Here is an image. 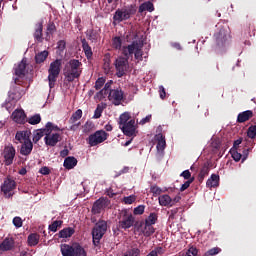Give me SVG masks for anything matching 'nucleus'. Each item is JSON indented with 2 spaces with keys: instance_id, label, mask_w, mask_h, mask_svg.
Wrapping results in <instances>:
<instances>
[{
  "instance_id": "nucleus-22",
  "label": "nucleus",
  "mask_w": 256,
  "mask_h": 256,
  "mask_svg": "<svg viewBox=\"0 0 256 256\" xmlns=\"http://www.w3.org/2000/svg\"><path fill=\"white\" fill-rule=\"evenodd\" d=\"M13 247H15V240L7 237L0 244V251H11Z\"/></svg>"
},
{
  "instance_id": "nucleus-14",
  "label": "nucleus",
  "mask_w": 256,
  "mask_h": 256,
  "mask_svg": "<svg viewBox=\"0 0 256 256\" xmlns=\"http://www.w3.org/2000/svg\"><path fill=\"white\" fill-rule=\"evenodd\" d=\"M123 90L121 88L110 90L108 94V99L113 103V105L119 106L121 105V101H123Z\"/></svg>"
},
{
  "instance_id": "nucleus-2",
  "label": "nucleus",
  "mask_w": 256,
  "mask_h": 256,
  "mask_svg": "<svg viewBox=\"0 0 256 256\" xmlns=\"http://www.w3.org/2000/svg\"><path fill=\"white\" fill-rule=\"evenodd\" d=\"M107 233V221L99 220L92 229V243L97 249H101V240Z\"/></svg>"
},
{
  "instance_id": "nucleus-12",
  "label": "nucleus",
  "mask_w": 256,
  "mask_h": 256,
  "mask_svg": "<svg viewBox=\"0 0 256 256\" xmlns=\"http://www.w3.org/2000/svg\"><path fill=\"white\" fill-rule=\"evenodd\" d=\"M81 117H83V110H81V109L76 110L72 114V116L68 120V123L71 125L69 128V131H77V129H79L81 122L77 123V121H79V119H81Z\"/></svg>"
},
{
  "instance_id": "nucleus-7",
  "label": "nucleus",
  "mask_w": 256,
  "mask_h": 256,
  "mask_svg": "<svg viewBox=\"0 0 256 256\" xmlns=\"http://www.w3.org/2000/svg\"><path fill=\"white\" fill-rule=\"evenodd\" d=\"M107 139H109V133L105 132V130H97L87 138V143L90 147H97Z\"/></svg>"
},
{
  "instance_id": "nucleus-26",
  "label": "nucleus",
  "mask_w": 256,
  "mask_h": 256,
  "mask_svg": "<svg viewBox=\"0 0 256 256\" xmlns=\"http://www.w3.org/2000/svg\"><path fill=\"white\" fill-rule=\"evenodd\" d=\"M253 117V112L251 110H246L238 114L237 123H245Z\"/></svg>"
},
{
  "instance_id": "nucleus-29",
  "label": "nucleus",
  "mask_w": 256,
  "mask_h": 256,
  "mask_svg": "<svg viewBox=\"0 0 256 256\" xmlns=\"http://www.w3.org/2000/svg\"><path fill=\"white\" fill-rule=\"evenodd\" d=\"M43 137H47V129L46 128H42V129H38L36 131H34L33 134V143H39V141H41V138Z\"/></svg>"
},
{
  "instance_id": "nucleus-35",
  "label": "nucleus",
  "mask_w": 256,
  "mask_h": 256,
  "mask_svg": "<svg viewBox=\"0 0 256 256\" xmlns=\"http://www.w3.org/2000/svg\"><path fill=\"white\" fill-rule=\"evenodd\" d=\"M39 239H41V236L37 233H31L28 236V245L29 247H35L36 245H39Z\"/></svg>"
},
{
  "instance_id": "nucleus-52",
  "label": "nucleus",
  "mask_w": 256,
  "mask_h": 256,
  "mask_svg": "<svg viewBox=\"0 0 256 256\" xmlns=\"http://www.w3.org/2000/svg\"><path fill=\"white\" fill-rule=\"evenodd\" d=\"M247 136L249 139H255L256 137V125H252L247 130Z\"/></svg>"
},
{
  "instance_id": "nucleus-62",
  "label": "nucleus",
  "mask_w": 256,
  "mask_h": 256,
  "mask_svg": "<svg viewBox=\"0 0 256 256\" xmlns=\"http://www.w3.org/2000/svg\"><path fill=\"white\" fill-rule=\"evenodd\" d=\"M180 177H183L184 179H186L187 181H189V179H193V177H191V172L189 170H184L181 174Z\"/></svg>"
},
{
  "instance_id": "nucleus-21",
  "label": "nucleus",
  "mask_w": 256,
  "mask_h": 256,
  "mask_svg": "<svg viewBox=\"0 0 256 256\" xmlns=\"http://www.w3.org/2000/svg\"><path fill=\"white\" fill-rule=\"evenodd\" d=\"M31 139V132L29 131H17L15 135V143H26Z\"/></svg>"
},
{
  "instance_id": "nucleus-41",
  "label": "nucleus",
  "mask_w": 256,
  "mask_h": 256,
  "mask_svg": "<svg viewBox=\"0 0 256 256\" xmlns=\"http://www.w3.org/2000/svg\"><path fill=\"white\" fill-rule=\"evenodd\" d=\"M55 31H57V27L55 26V23H53V22L48 23L45 40L49 41V39H51L50 35H53V33H55Z\"/></svg>"
},
{
  "instance_id": "nucleus-5",
  "label": "nucleus",
  "mask_w": 256,
  "mask_h": 256,
  "mask_svg": "<svg viewBox=\"0 0 256 256\" xmlns=\"http://www.w3.org/2000/svg\"><path fill=\"white\" fill-rule=\"evenodd\" d=\"M63 62L61 59H56L55 61L50 63V67L48 69V81L50 89L55 87V83H57V79L59 74L61 73V67Z\"/></svg>"
},
{
  "instance_id": "nucleus-53",
  "label": "nucleus",
  "mask_w": 256,
  "mask_h": 256,
  "mask_svg": "<svg viewBox=\"0 0 256 256\" xmlns=\"http://www.w3.org/2000/svg\"><path fill=\"white\" fill-rule=\"evenodd\" d=\"M150 191H151V193H153L154 197H157V195H160L161 193H163V189H161V187H159L157 185H152L150 187Z\"/></svg>"
},
{
  "instance_id": "nucleus-61",
  "label": "nucleus",
  "mask_w": 256,
  "mask_h": 256,
  "mask_svg": "<svg viewBox=\"0 0 256 256\" xmlns=\"http://www.w3.org/2000/svg\"><path fill=\"white\" fill-rule=\"evenodd\" d=\"M177 213H179V208H174V209L170 210V211L168 212V214H169V220H170V221H173V219H175V215H177Z\"/></svg>"
},
{
  "instance_id": "nucleus-23",
  "label": "nucleus",
  "mask_w": 256,
  "mask_h": 256,
  "mask_svg": "<svg viewBox=\"0 0 256 256\" xmlns=\"http://www.w3.org/2000/svg\"><path fill=\"white\" fill-rule=\"evenodd\" d=\"M140 227H143L142 233L144 237H151V235L155 233V227H153V224H146L144 221H142L140 222Z\"/></svg>"
},
{
  "instance_id": "nucleus-32",
  "label": "nucleus",
  "mask_w": 256,
  "mask_h": 256,
  "mask_svg": "<svg viewBox=\"0 0 256 256\" xmlns=\"http://www.w3.org/2000/svg\"><path fill=\"white\" fill-rule=\"evenodd\" d=\"M48 57L49 51L44 50L42 52H39L35 55V63H37V65H41V63H45Z\"/></svg>"
},
{
  "instance_id": "nucleus-40",
  "label": "nucleus",
  "mask_w": 256,
  "mask_h": 256,
  "mask_svg": "<svg viewBox=\"0 0 256 256\" xmlns=\"http://www.w3.org/2000/svg\"><path fill=\"white\" fill-rule=\"evenodd\" d=\"M143 11H149L150 13L155 11V6L153 5V2L148 1V2L143 3L139 7V13H143Z\"/></svg>"
},
{
  "instance_id": "nucleus-54",
  "label": "nucleus",
  "mask_w": 256,
  "mask_h": 256,
  "mask_svg": "<svg viewBox=\"0 0 256 256\" xmlns=\"http://www.w3.org/2000/svg\"><path fill=\"white\" fill-rule=\"evenodd\" d=\"M12 223L16 229L23 227V219H21L19 216L14 217Z\"/></svg>"
},
{
  "instance_id": "nucleus-17",
  "label": "nucleus",
  "mask_w": 256,
  "mask_h": 256,
  "mask_svg": "<svg viewBox=\"0 0 256 256\" xmlns=\"http://www.w3.org/2000/svg\"><path fill=\"white\" fill-rule=\"evenodd\" d=\"M64 77L68 83H73L75 79H79V77H81V70H75L68 67L64 70Z\"/></svg>"
},
{
  "instance_id": "nucleus-27",
  "label": "nucleus",
  "mask_w": 256,
  "mask_h": 256,
  "mask_svg": "<svg viewBox=\"0 0 256 256\" xmlns=\"http://www.w3.org/2000/svg\"><path fill=\"white\" fill-rule=\"evenodd\" d=\"M63 166L68 170L75 169L77 167V158L73 156L66 157Z\"/></svg>"
},
{
  "instance_id": "nucleus-64",
  "label": "nucleus",
  "mask_w": 256,
  "mask_h": 256,
  "mask_svg": "<svg viewBox=\"0 0 256 256\" xmlns=\"http://www.w3.org/2000/svg\"><path fill=\"white\" fill-rule=\"evenodd\" d=\"M93 129V122H86L84 125V132L89 133Z\"/></svg>"
},
{
  "instance_id": "nucleus-11",
  "label": "nucleus",
  "mask_w": 256,
  "mask_h": 256,
  "mask_svg": "<svg viewBox=\"0 0 256 256\" xmlns=\"http://www.w3.org/2000/svg\"><path fill=\"white\" fill-rule=\"evenodd\" d=\"M120 129L126 137H132V138L137 137L138 132H137V124L135 123V119L129 120V122L121 126Z\"/></svg>"
},
{
  "instance_id": "nucleus-47",
  "label": "nucleus",
  "mask_w": 256,
  "mask_h": 256,
  "mask_svg": "<svg viewBox=\"0 0 256 256\" xmlns=\"http://www.w3.org/2000/svg\"><path fill=\"white\" fill-rule=\"evenodd\" d=\"M30 125H39L41 123V114H35L28 119Z\"/></svg>"
},
{
  "instance_id": "nucleus-33",
  "label": "nucleus",
  "mask_w": 256,
  "mask_h": 256,
  "mask_svg": "<svg viewBox=\"0 0 256 256\" xmlns=\"http://www.w3.org/2000/svg\"><path fill=\"white\" fill-rule=\"evenodd\" d=\"M111 85H113V80L108 81L104 85V88L97 93V96L98 97H107V95H109L110 91H113V89H111Z\"/></svg>"
},
{
  "instance_id": "nucleus-59",
  "label": "nucleus",
  "mask_w": 256,
  "mask_h": 256,
  "mask_svg": "<svg viewBox=\"0 0 256 256\" xmlns=\"http://www.w3.org/2000/svg\"><path fill=\"white\" fill-rule=\"evenodd\" d=\"M103 85H105V80L103 79V77H101L96 80L94 87L96 91H99V89H101Z\"/></svg>"
},
{
  "instance_id": "nucleus-42",
  "label": "nucleus",
  "mask_w": 256,
  "mask_h": 256,
  "mask_svg": "<svg viewBox=\"0 0 256 256\" xmlns=\"http://www.w3.org/2000/svg\"><path fill=\"white\" fill-rule=\"evenodd\" d=\"M73 256H87L85 248L79 244L74 245Z\"/></svg>"
},
{
  "instance_id": "nucleus-20",
  "label": "nucleus",
  "mask_w": 256,
  "mask_h": 256,
  "mask_svg": "<svg viewBox=\"0 0 256 256\" xmlns=\"http://www.w3.org/2000/svg\"><path fill=\"white\" fill-rule=\"evenodd\" d=\"M32 152H33V142L31 141V139L22 143L20 148V155H23L24 157H29V155Z\"/></svg>"
},
{
  "instance_id": "nucleus-4",
  "label": "nucleus",
  "mask_w": 256,
  "mask_h": 256,
  "mask_svg": "<svg viewBox=\"0 0 256 256\" xmlns=\"http://www.w3.org/2000/svg\"><path fill=\"white\" fill-rule=\"evenodd\" d=\"M136 13L137 8H135L133 5L118 8L113 15V21L114 23H123V21L131 19V16L135 15Z\"/></svg>"
},
{
  "instance_id": "nucleus-60",
  "label": "nucleus",
  "mask_w": 256,
  "mask_h": 256,
  "mask_svg": "<svg viewBox=\"0 0 256 256\" xmlns=\"http://www.w3.org/2000/svg\"><path fill=\"white\" fill-rule=\"evenodd\" d=\"M103 113V108L101 107V105H98L95 112H94V119H100L101 118V114Z\"/></svg>"
},
{
  "instance_id": "nucleus-39",
  "label": "nucleus",
  "mask_w": 256,
  "mask_h": 256,
  "mask_svg": "<svg viewBox=\"0 0 256 256\" xmlns=\"http://www.w3.org/2000/svg\"><path fill=\"white\" fill-rule=\"evenodd\" d=\"M131 121V114L129 112H124L119 117V128L123 125H127Z\"/></svg>"
},
{
  "instance_id": "nucleus-13",
  "label": "nucleus",
  "mask_w": 256,
  "mask_h": 256,
  "mask_svg": "<svg viewBox=\"0 0 256 256\" xmlns=\"http://www.w3.org/2000/svg\"><path fill=\"white\" fill-rule=\"evenodd\" d=\"M109 206V198L107 197H101L98 200H96L92 206V213L93 215H99L105 207Z\"/></svg>"
},
{
  "instance_id": "nucleus-30",
  "label": "nucleus",
  "mask_w": 256,
  "mask_h": 256,
  "mask_svg": "<svg viewBox=\"0 0 256 256\" xmlns=\"http://www.w3.org/2000/svg\"><path fill=\"white\" fill-rule=\"evenodd\" d=\"M206 187H208L209 189L219 187V175L212 174L206 182Z\"/></svg>"
},
{
  "instance_id": "nucleus-46",
  "label": "nucleus",
  "mask_w": 256,
  "mask_h": 256,
  "mask_svg": "<svg viewBox=\"0 0 256 256\" xmlns=\"http://www.w3.org/2000/svg\"><path fill=\"white\" fill-rule=\"evenodd\" d=\"M63 225V221L56 220L52 224L48 226L49 231H52V233H57V229Z\"/></svg>"
},
{
  "instance_id": "nucleus-36",
  "label": "nucleus",
  "mask_w": 256,
  "mask_h": 256,
  "mask_svg": "<svg viewBox=\"0 0 256 256\" xmlns=\"http://www.w3.org/2000/svg\"><path fill=\"white\" fill-rule=\"evenodd\" d=\"M209 175V165L204 164L198 174V181L199 183H203L205 181V177Z\"/></svg>"
},
{
  "instance_id": "nucleus-45",
  "label": "nucleus",
  "mask_w": 256,
  "mask_h": 256,
  "mask_svg": "<svg viewBox=\"0 0 256 256\" xmlns=\"http://www.w3.org/2000/svg\"><path fill=\"white\" fill-rule=\"evenodd\" d=\"M230 154L232 155V158L234 159V161H236V163H239L241 159L243 160V154H241L239 150L230 149Z\"/></svg>"
},
{
  "instance_id": "nucleus-16",
  "label": "nucleus",
  "mask_w": 256,
  "mask_h": 256,
  "mask_svg": "<svg viewBox=\"0 0 256 256\" xmlns=\"http://www.w3.org/2000/svg\"><path fill=\"white\" fill-rule=\"evenodd\" d=\"M61 134L59 133H51V132H46V136L44 137V143L48 147H55L57 143L62 141Z\"/></svg>"
},
{
  "instance_id": "nucleus-51",
  "label": "nucleus",
  "mask_w": 256,
  "mask_h": 256,
  "mask_svg": "<svg viewBox=\"0 0 256 256\" xmlns=\"http://www.w3.org/2000/svg\"><path fill=\"white\" fill-rule=\"evenodd\" d=\"M135 201H137V196L135 195L126 196L123 198V202L125 203V205H133Z\"/></svg>"
},
{
  "instance_id": "nucleus-18",
  "label": "nucleus",
  "mask_w": 256,
  "mask_h": 256,
  "mask_svg": "<svg viewBox=\"0 0 256 256\" xmlns=\"http://www.w3.org/2000/svg\"><path fill=\"white\" fill-rule=\"evenodd\" d=\"M26 71H27V60L22 59V61L14 68L15 76L21 79L25 77Z\"/></svg>"
},
{
  "instance_id": "nucleus-44",
  "label": "nucleus",
  "mask_w": 256,
  "mask_h": 256,
  "mask_svg": "<svg viewBox=\"0 0 256 256\" xmlns=\"http://www.w3.org/2000/svg\"><path fill=\"white\" fill-rule=\"evenodd\" d=\"M165 147H167V142L165 141V136L161 134L158 137L156 148L158 149V151H164Z\"/></svg>"
},
{
  "instance_id": "nucleus-6",
  "label": "nucleus",
  "mask_w": 256,
  "mask_h": 256,
  "mask_svg": "<svg viewBox=\"0 0 256 256\" xmlns=\"http://www.w3.org/2000/svg\"><path fill=\"white\" fill-rule=\"evenodd\" d=\"M135 225V216L129 210L124 209L118 215V227L119 229H131Z\"/></svg>"
},
{
  "instance_id": "nucleus-25",
  "label": "nucleus",
  "mask_w": 256,
  "mask_h": 256,
  "mask_svg": "<svg viewBox=\"0 0 256 256\" xmlns=\"http://www.w3.org/2000/svg\"><path fill=\"white\" fill-rule=\"evenodd\" d=\"M158 201L162 207H173V199L167 194L159 196Z\"/></svg>"
},
{
  "instance_id": "nucleus-9",
  "label": "nucleus",
  "mask_w": 256,
  "mask_h": 256,
  "mask_svg": "<svg viewBox=\"0 0 256 256\" xmlns=\"http://www.w3.org/2000/svg\"><path fill=\"white\" fill-rule=\"evenodd\" d=\"M21 92H15L10 90L8 92V98L6 99L5 103L2 104V107L6 108V111H13V107L16 105L17 101L21 99Z\"/></svg>"
},
{
  "instance_id": "nucleus-63",
  "label": "nucleus",
  "mask_w": 256,
  "mask_h": 256,
  "mask_svg": "<svg viewBox=\"0 0 256 256\" xmlns=\"http://www.w3.org/2000/svg\"><path fill=\"white\" fill-rule=\"evenodd\" d=\"M243 143V138H239L236 141H234L233 147L231 149H234V151H239V146Z\"/></svg>"
},
{
  "instance_id": "nucleus-15",
  "label": "nucleus",
  "mask_w": 256,
  "mask_h": 256,
  "mask_svg": "<svg viewBox=\"0 0 256 256\" xmlns=\"http://www.w3.org/2000/svg\"><path fill=\"white\" fill-rule=\"evenodd\" d=\"M15 187H17V183L15 182V180L8 177L4 180V183L1 186V191L2 193H4V195H7L8 197H13V193H11V191H13Z\"/></svg>"
},
{
  "instance_id": "nucleus-10",
  "label": "nucleus",
  "mask_w": 256,
  "mask_h": 256,
  "mask_svg": "<svg viewBox=\"0 0 256 256\" xmlns=\"http://www.w3.org/2000/svg\"><path fill=\"white\" fill-rule=\"evenodd\" d=\"M16 153L17 152L13 145L9 144L8 146H5L2 152V157L4 158V165H6L7 167H9V165H13Z\"/></svg>"
},
{
  "instance_id": "nucleus-43",
  "label": "nucleus",
  "mask_w": 256,
  "mask_h": 256,
  "mask_svg": "<svg viewBox=\"0 0 256 256\" xmlns=\"http://www.w3.org/2000/svg\"><path fill=\"white\" fill-rule=\"evenodd\" d=\"M157 219H159V216L157 215V213L152 212L145 219L144 223H146L147 225H155V223H157Z\"/></svg>"
},
{
  "instance_id": "nucleus-1",
  "label": "nucleus",
  "mask_w": 256,
  "mask_h": 256,
  "mask_svg": "<svg viewBox=\"0 0 256 256\" xmlns=\"http://www.w3.org/2000/svg\"><path fill=\"white\" fill-rule=\"evenodd\" d=\"M122 55L124 57H135L137 61H143V44L140 41H133L128 46H123L122 48Z\"/></svg>"
},
{
  "instance_id": "nucleus-58",
  "label": "nucleus",
  "mask_w": 256,
  "mask_h": 256,
  "mask_svg": "<svg viewBox=\"0 0 256 256\" xmlns=\"http://www.w3.org/2000/svg\"><path fill=\"white\" fill-rule=\"evenodd\" d=\"M134 215H143L145 213V205H139L133 210Z\"/></svg>"
},
{
  "instance_id": "nucleus-49",
  "label": "nucleus",
  "mask_w": 256,
  "mask_h": 256,
  "mask_svg": "<svg viewBox=\"0 0 256 256\" xmlns=\"http://www.w3.org/2000/svg\"><path fill=\"white\" fill-rule=\"evenodd\" d=\"M45 129L47 133H52V131H61V128H59V126L54 125L51 122H47Z\"/></svg>"
},
{
  "instance_id": "nucleus-19",
  "label": "nucleus",
  "mask_w": 256,
  "mask_h": 256,
  "mask_svg": "<svg viewBox=\"0 0 256 256\" xmlns=\"http://www.w3.org/2000/svg\"><path fill=\"white\" fill-rule=\"evenodd\" d=\"M12 119L13 121H15V123H19L20 125H23L25 124V121H27V115L23 110H15L12 113Z\"/></svg>"
},
{
  "instance_id": "nucleus-50",
  "label": "nucleus",
  "mask_w": 256,
  "mask_h": 256,
  "mask_svg": "<svg viewBox=\"0 0 256 256\" xmlns=\"http://www.w3.org/2000/svg\"><path fill=\"white\" fill-rule=\"evenodd\" d=\"M81 62L77 59H72L69 61L70 69H74L75 71H79V67H81Z\"/></svg>"
},
{
  "instance_id": "nucleus-28",
  "label": "nucleus",
  "mask_w": 256,
  "mask_h": 256,
  "mask_svg": "<svg viewBox=\"0 0 256 256\" xmlns=\"http://www.w3.org/2000/svg\"><path fill=\"white\" fill-rule=\"evenodd\" d=\"M73 235H75V228L67 227L59 232L58 237H60V239H69V237H73Z\"/></svg>"
},
{
  "instance_id": "nucleus-31",
  "label": "nucleus",
  "mask_w": 256,
  "mask_h": 256,
  "mask_svg": "<svg viewBox=\"0 0 256 256\" xmlns=\"http://www.w3.org/2000/svg\"><path fill=\"white\" fill-rule=\"evenodd\" d=\"M82 43V49L86 55L87 59H91L93 57V50L91 49V46H89V42L85 38L81 39Z\"/></svg>"
},
{
  "instance_id": "nucleus-24",
  "label": "nucleus",
  "mask_w": 256,
  "mask_h": 256,
  "mask_svg": "<svg viewBox=\"0 0 256 256\" xmlns=\"http://www.w3.org/2000/svg\"><path fill=\"white\" fill-rule=\"evenodd\" d=\"M34 39L37 43H43V23H38L35 26Z\"/></svg>"
},
{
  "instance_id": "nucleus-34",
  "label": "nucleus",
  "mask_w": 256,
  "mask_h": 256,
  "mask_svg": "<svg viewBox=\"0 0 256 256\" xmlns=\"http://www.w3.org/2000/svg\"><path fill=\"white\" fill-rule=\"evenodd\" d=\"M75 250V246H71L68 244H61L60 251L63 256H73V251Z\"/></svg>"
},
{
  "instance_id": "nucleus-38",
  "label": "nucleus",
  "mask_w": 256,
  "mask_h": 256,
  "mask_svg": "<svg viewBox=\"0 0 256 256\" xmlns=\"http://www.w3.org/2000/svg\"><path fill=\"white\" fill-rule=\"evenodd\" d=\"M11 90L14 91V93H20L21 96L25 95V90L21 88V80H19V78H15L14 85L11 87Z\"/></svg>"
},
{
  "instance_id": "nucleus-8",
  "label": "nucleus",
  "mask_w": 256,
  "mask_h": 256,
  "mask_svg": "<svg viewBox=\"0 0 256 256\" xmlns=\"http://www.w3.org/2000/svg\"><path fill=\"white\" fill-rule=\"evenodd\" d=\"M116 69V76L121 78L127 73L129 69V56H119L114 62Z\"/></svg>"
},
{
  "instance_id": "nucleus-48",
  "label": "nucleus",
  "mask_w": 256,
  "mask_h": 256,
  "mask_svg": "<svg viewBox=\"0 0 256 256\" xmlns=\"http://www.w3.org/2000/svg\"><path fill=\"white\" fill-rule=\"evenodd\" d=\"M88 39L90 41H97L98 37H99V34H97V32L93 29H90V30H87V33H86Z\"/></svg>"
},
{
  "instance_id": "nucleus-55",
  "label": "nucleus",
  "mask_w": 256,
  "mask_h": 256,
  "mask_svg": "<svg viewBox=\"0 0 256 256\" xmlns=\"http://www.w3.org/2000/svg\"><path fill=\"white\" fill-rule=\"evenodd\" d=\"M193 181H195V177L190 178L184 184H182V186L180 187V191L183 193V191H186V189H189V187H191V183H193Z\"/></svg>"
},
{
  "instance_id": "nucleus-56",
  "label": "nucleus",
  "mask_w": 256,
  "mask_h": 256,
  "mask_svg": "<svg viewBox=\"0 0 256 256\" xmlns=\"http://www.w3.org/2000/svg\"><path fill=\"white\" fill-rule=\"evenodd\" d=\"M219 253H221V248H219V247H214V248H211L210 250H208V251L205 253V256L219 255Z\"/></svg>"
},
{
  "instance_id": "nucleus-37",
  "label": "nucleus",
  "mask_w": 256,
  "mask_h": 256,
  "mask_svg": "<svg viewBox=\"0 0 256 256\" xmlns=\"http://www.w3.org/2000/svg\"><path fill=\"white\" fill-rule=\"evenodd\" d=\"M112 47L116 49V51L123 53V40H121V37L116 36L112 39Z\"/></svg>"
},
{
  "instance_id": "nucleus-57",
  "label": "nucleus",
  "mask_w": 256,
  "mask_h": 256,
  "mask_svg": "<svg viewBox=\"0 0 256 256\" xmlns=\"http://www.w3.org/2000/svg\"><path fill=\"white\" fill-rule=\"evenodd\" d=\"M199 253V250L197 249V247L195 246H191L187 252H186V256H197Z\"/></svg>"
},
{
  "instance_id": "nucleus-3",
  "label": "nucleus",
  "mask_w": 256,
  "mask_h": 256,
  "mask_svg": "<svg viewBox=\"0 0 256 256\" xmlns=\"http://www.w3.org/2000/svg\"><path fill=\"white\" fill-rule=\"evenodd\" d=\"M216 49H225L231 45V30L221 27L215 34Z\"/></svg>"
}]
</instances>
